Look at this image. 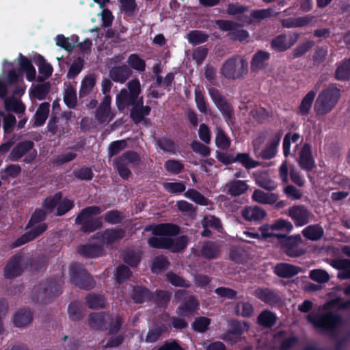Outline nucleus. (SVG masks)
Returning a JSON list of instances; mask_svg holds the SVG:
<instances>
[{
  "instance_id": "obj_1",
  "label": "nucleus",
  "mask_w": 350,
  "mask_h": 350,
  "mask_svg": "<svg viewBox=\"0 0 350 350\" xmlns=\"http://www.w3.org/2000/svg\"><path fill=\"white\" fill-rule=\"evenodd\" d=\"M129 91L122 89L116 96V105L119 110H123L126 107L132 105L131 116L135 123L142 121L145 116L150 112V107L143 105L142 97H139L141 92L140 82L138 79H133L127 83Z\"/></svg>"
},
{
  "instance_id": "obj_2",
  "label": "nucleus",
  "mask_w": 350,
  "mask_h": 350,
  "mask_svg": "<svg viewBox=\"0 0 350 350\" xmlns=\"http://www.w3.org/2000/svg\"><path fill=\"white\" fill-rule=\"evenodd\" d=\"M146 230H151L155 235L148 239L149 245L153 247L166 248L176 252L182 250L187 245V239L186 237L174 239L170 237L178 233V228L175 225L163 224L147 227Z\"/></svg>"
},
{
  "instance_id": "obj_3",
  "label": "nucleus",
  "mask_w": 350,
  "mask_h": 350,
  "mask_svg": "<svg viewBox=\"0 0 350 350\" xmlns=\"http://www.w3.org/2000/svg\"><path fill=\"white\" fill-rule=\"evenodd\" d=\"M350 308V300L345 301L340 298L329 301L323 307L324 312L320 314H310L308 321L317 327L325 330H332L337 327L341 319L334 313L336 310Z\"/></svg>"
},
{
  "instance_id": "obj_4",
  "label": "nucleus",
  "mask_w": 350,
  "mask_h": 350,
  "mask_svg": "<svg viewBox=\"0 0 350 350\" xmlns=\"http://www.w3.org/2000/svg\"><path fill=\"white\" fill-rule=\"evenodd\" d=\"M340 98V90L335 85L323 89L318 95L314 109L317 115L329 113L336 105Z\"/></svg>"
},
{
  "instance_id": "obj_5",
  "label": "nucleus",
  "mask_w": 350,
  "mask_h": 350,
  "mask_svg": "<svg viewBox=\"0 0 350 350\" xmlns=\"http://www.w3.org/2000/svg\"><path fill=\"white\" fill-rule=\"evenodd\" d=\"M247 70V62L241 56H235L228 59L223 64L220 73L225 78L238 79L243 77Z\"/></svg>"
},
{
  "instance_id": "obj_6",
  "label": "nucleus",
  "mask_w": 350,
  "mask_h": 350,
  "mask_svg": "<svg viewBox=\"0 0 350 350\" xmlns=\"http://www.w3.org/2000/svg\"><path fill=\"white\" fill-rule=\"evenodd\" d=\"M90 325L94 329H108L111 333L119 330L121 319L119 317L111 318L109 314L94 313L91 314L89 321Z\"/></svg>"
},
{
  "instance_id": "obj_7",
  "label": "nucleus",
  "mask_w": 350,
  "mask_h": 350,
  "mask_svg": "<svg viewBox=\"0 0 350 350\" xmlns=\"http://www.w3.org/2000/svg\"><path fill=\"white\" fill-rule=\"evenodd\" d=\"M103 211L98 206H90L83 209L76 218V222L82 225L84 231H93L101 225V220L94 219V216Z\"/></svg>"
},
{
  "instance_id": "obj_8",
  "label": "nucleus",
  "mask_w": 350,
  "mask_h": 350,
  "mask_svg": "<svg viewBox=\"0 0 350 350\" xmlns=\"http://www.w3.org/2000/svg\"><path fill=\"white\" fill-rule=\"evenodd\" d=\"M139 162V157L136 153L127 152L116 160L115 165L120 176L126 179L131 174L129 168L137 165Z\"/></svg>"
},
{
  "instance_id": "obj_9",
  "label": "nucleus",
  "mask_w": 350,
  "mask_h": 350,
  "mask_svg": "<svg viewBox=\"0 0 350 350\" xmlns=\"http://www.w3.org/2000/svg\"><path fill=\"white\" fill-rule=\"evenodd\" d=\"M70 275L72 282L81 288H90L94 286L93 279L81 265H72Z\"/></svg>"
},
{
  "instance_id": "obj_10",
  "label": "nucleus",
  "mask_w": 350,
  "mask_h": 350,
  "mask_svg": "<svg viewBox=\"0 0 350 350\" xmlns=\"http://www.w3.org/2000/svg\"><path fill=\"white\" fill-rule=\"evenodd\" d=\"M293 224L284 219L275 220L271 224H264L259 228L260 239H266L275 236L274 232L275 230H284L290 232L293 230ZM278 235H276L277 237Z\"/></svg>"
},
{
  "instance_id": "obj_11",
  "label": "nucleus",
  "mask_w": 350,
  "mask_h": 350,
  "mask_svg": "<svg viewBox=\"0 0 350 350\" xmlns=\"http://www.w3.org/2000/svg\"><path fill=\"white\" fill-rule=\"evenodd\" d=\"M33 142L29 141L21 143L12 150L10 154V159L12 161H16L23 156L26 155L25 161L30 163L36 156V152L33 149Z\"/></svg>"
},
{
  "instance_id": "obj_12",
  "label": "nucleus",
  "mask_w": 350,
  "mask_h": 350,
  "mask_svg": "<svg viewBox=\"0 0 350 350\" xmlns=\"http://www.w3.org/2000/svg\"><path fill=\"white\" fill-rule=\"evenodd\" d=\"M297 161L299 166L304 170H310L314 165L311 155V148L308 144H304L295 150Z\"/></svg>"
},
{
  "instance_id": "obj_13",
  "label": "nucleus",
  "mask_w": 350,
  "mask_h": 350,
  "mask_svg": "<svg viewBox=\"0 0 350 350\" xmlns=\"http://www.w3.org/2000/svg\"><path fill=\"white\" fill-rule=\"evenodd\" d=\"M287 214L297 226H303L308 224L312 216L311 213L302 205L293 206L289 208Z\"/></svg>"
},
{
  "instance_id": "obj_14",
  "label": "nucleus",
  "mask_w": 350,
  "mask_h": 350,
  "mask_svg": "<svg viewBox=\"0 0 350 350\" xmlns=\"http://www.w3.org/2000/svg\"><path fill=\"white\" fill-rule=\"evenodd\" d=\"M284 252L290 256H298L300 252L297 249V246L301 242V237L300 235L286 237L282 235H278Z\"/></svg>"
},
{
  "instance_id": "obj_15",
  "label": "nucleus",
  "mask_w": 350,
  "mask_h": 350,
  "mask_svg": "<svg viewBox=\"0 0 350 350\" xmlns=\"http://www.w3.org/2000/svg\"><path fill=\"white\" fill-rule=\"evenodd\" d=\"M111 98L105 95L103 100L95 112L96 119L100 123L109 122L114 117L110 108Z\"/></svg>"
},
{
  "instance_id": "obj_16",
  "label": "nucleus",
  "mask_w": 350,
  "mask_h": 350,
  "mask_svg": "<svg viewBox=\"0 0 350 350\" xmlns=\"http://www.w3.org/2000/svg\"><path fill=\"white\" fill-rule=\"evenodd\" d=\"M243 217L249 221H259L262 220L266 216V211L257 206H250L245 207L241 211Z\"/></svg>"
},
{
  "instance_id": "obj_17",
  "label": "nucleus",
  "mask_w": 350,
  "mask_h": 350,
  "mask_svg": "<svg viewBox=\"0 0 350 350\" xmlns=\"http://www.w3.org/2000/svg\"><path fill=\"white\" fill-rule=\"evenodd\" d=\"M249 189V185L245 180H233L227 183L224 187V191L232 196H238L243 194Z\"/></svg>"
},
{
  "instance_id": "obj_18",
  "label": "nucleus",
  "mask_w": 350,
  "mask_h": 350,
  "mask_svg": "<svg viewBox=\"0 0 350 350\" xmlns=\"http://www.w3.org/2000/svg\"><path fill=\"white\" fill-rule=\"evenodd\" d=\"M297 40V35L280 36L272 41V47L279 51H285Z\"/></svg>"
},
{
  "instance_id": "obj_19",
  "label": "nucleus",
  "mask_w": 350,
  "mask_h": 350,
  "mask_svg": "<svg viewBox=\"0 0 350 350\" xmlns=\"http://www.w3.org/2000/svg\"><path fill=\"white\" fill-rule=\"evenodd\" d=\"M330 265L338 269V277L340 279L350 278V260L349 259H334L330 261Z\"/></svg>"
},
{
  "instance_id": "obj_20",
  "label": "nucleus",
  "mask_w": 350,
  "mask_h": 350,
  "mask_svg": "<svg viewBox=\"0 0 350 350\" xmlns=\"http://www.w3.org/2000/svg\"><path fill=\"white\" fill-rule=\"evenodd\" d=\"M208 92L212 100L218 107V109L224 114L229 115L230 113V107L229 104L221 96L218 90L214 88H209Z\"/></svg>"
},
{
  "instance_id": "obj_21",
  "label": "nucleus",
  "mask_w": 350,
  "mask_h": 350,
  "mask_svg": "<svg viewBox=\"0 0 350 350\" xmlns=\"http://www.w3.org/2000/svg\"><path fill=\"white\" fill-rule=\"evenodd\" d=\"M76 89V82L66 83L65 85L64 101L69 108H73L77 105V98Z\"/></svg>"
},
{
  "instance_id": "obj_22",
  "label": "nucleus",
  "mask_w": 350,
  "mask_h": 350,
  "mask_svg": "<svg viewBox=\"0 0 350 350\" xmlns=\"http://www.w3.org/2000/svg\"><path fill=\"white\" fill-rule=\"evenodd\" d=\"M252 200L260 204H273L278 200V196L273 193H265L262 190L256 189L252 196Z\"/></svg>"
},
{
  "instance_id": "obj_23",
  "label": "nucleus",
  "mask_w": 350,
  "mask_h": 350,
  "mask_svg": "<svg viewBox=\"0 0 350 350\" xmlns=\"http://www.w3.org/2000/svg\"><path fill=\"white\" fill-rule=\"evenodd\" d=\"M299 267L287 263H281L275 267L274 272L276 275L282 278H291L301 272Z\"/></svg>"
},
{
  "instance_id": "obj_24",
  "label": "nucleus",
  "mask_w": 350,
  "mask_h": 350,
  "mask_svg": "<svg viewBox=\"0 0 350 350\" xmlns=\"http://www.w3.org/2000/svg\"><path fill=\"white\" fill-rule=\"evenodd\" d=\"M98 235L101 243L108 245L122 238L124 232L120 229L107 230L100 234H98Z\"/></svg>"
},
{
  "instance_id": "obj_25",
  "label": "nucleus",
  "mask_w": 350,
  "mask_h": 350,
  "mask_svg": "<svg viewBox=\"0 0 350 350\" xmlns=\"http://www.w3.org/2000/svg\"><path fill=\"white\" fill-rule=\"evenodd\" d=\"M132 72L126 66L113 68L110 71V77L113 81L123 83L131 76Z\"/></svg>"
},
{
  "instance_id": "obj_26",
  "label": "nucleus",
  "mask_w": 350,
  "mask_h": 350,
  "mask_svg": "<svg viewBox=\"0 0 350 350\" xmlns=\"http://www.w3.org/2000/svg\"><path fill=\"white\" fill-rule=\"evenodd\" d=\"M198 308V303L193 297L190 296L187 301L178 308V314L180 316L187 317L192 315Z\"/></svg>"
},
{
  "instance_id": "obj_27",
  "label": "nucleus",
  "mask_w": 350,
  "mask_h": 350,
  "mask_svg": "<svg viewBox=\"0 0 350 350\" xmlns=\"http://www.w3.org/2000/svg\"><path fill=\"white\" fill-rule=\"evenodd\" d=\"M269 59V54L265 51H258L252 58L251 69L254 71L261 70L266 66V62Z\"/></svg>"
},
{
  "instance_id": "obj_28",
  "label": "nucleus",
  "mask_w": 350,
  "mask_h": 350,
  "mask_svg": "<svg viewBox=\"0 0 350 350\" xmlns=\"http://www.w3.org/2000/svg\"><path fill=\"white\" fill-rule=\"evenodd\" d=\"M302 234L309 240L317 241L323 237L324 231L319 225H310L302 230Z\"/></svg>"
},
{
  "instance_id": "obj_29",
  "label": "nucleus",
  "mask_w": 350,
  "mask_h": 350,
  "mask_svg": "<svg viewBox=\"0 0 350 350\" xmlns=\"http://www.w3.org/2000/svg\"><path fill=\"white\" fill-rule=\"evenodd\" d=\"M21 260L20 256H16L9 261L5 269L6 277H15L21 273Z\"/></svg>"
},
{
  "instance_id": "obj_30",
  "label": "nucleus",
  "mask_w": 350,
  "mask_h": 350,
  "mask_svg": "<svg viewBox=\"0 0 350 350\" xmlns=\"http://www.w3.org/2000/svg\"><path fill=\"white\" fill-rule=\"evenodd\" d=\"M46 229V226L44 224H39L35 228L29 230L25 234H24L18 241L17 246L23 245L33 239L37 236L42 233Z\"/></svg>"
},
{
  "instance_id": "obj_31",
  "label": "nucleus",
  "mask_w": 350,
  "mask_h": 350,
  "mask_svg": "<svg viewBox=\"0 0 350 350\" xmlns=\"http://www.w3.org/2000/svg\"><path fill=\"white\" fill-rule=\"evenodd\" d=\"M312 21V18L309 16L298 18H289L282 21V25L287 28L304 27Z\"/></svg>"
},
{
  "instance_id": "obj_32",
  "label": "nucleus",
  "mask_w": 350,
  "mask_h": 350,
  "mask_svg": "<svg viewBox=\"0 0 350 350\" xmlns=\"http://www.w3.org/2000/svg\"><path fill=\"white\" fill-rule=\"evenodd\" d=\"M78 42V37L72 36L70 38H66L64 35L59 34L56 36V44L67 51H71L75 44Z\"/></svg>"
},
{
  "instance_id": "obj_33",
  "label": "nucleus",
  "mask_w": 350,
  "mask_h": 350,
  "mask_svg": "<svg viewBox=\"0 0 350 350\" xmlns=\"http://www.w3.org/2000/svg\"><path fill=\"white\" fill-rule=\"evenodd\" d=\"M201 254L208 259L217 258L219 254V246L212 242L206 243L202 248Z\"/></svg>"
},
{
  "instance_id": "obj_34",
  "label": "nucleus",
  "mask_w": 350,
  "mask_h": 350,
  "mask_svg": "<svg viewBox=\"0 0 350 350\" xmlns=\"http://www.w3.org/2000/svg\"><path fill=\"white\" fill-rule=\"evenodd\" d=\"M32 315L29 310H22L18 312L14 319V322L17 327H24L30 323Z\"/></svg>"
},
{
  "instance_id": "obj_35",
  "label": "nucleus",
  "mask_w": 350,
  "mask_h": 350,
  "mask_svg": "<svg viewBox=\"0 0 350 350\" xmlns=\"http://www.w3.org/2000/svg\"><path fill=\"white\" fill-rule=\"evenodd\" d=\"M20 57L19 64L21 70L26 72L27 79L29 81H33L36 77V69L27 58L22 56V55H20Z\"/></svg>"
},
{
  "instance_id": "obj_36",
  "label": "nucleus",
  "mask_w": 350,
  "mask_h": 350,
  "mask_svg": "<svg viewBox=\"0 0 350 350\" xmlns=\"http://www.w3.org/2000/svg\"><path fill=\"white\" fill-rule=\"evenodd\" d=\"M315 96L316 92L311 90L303 98L299 106V113L301 114L306 115L309 113Z\"/></svg>"
},
{
  "instance_id": "obj_37",
  "label": "nucleus",
  "mask_w": 350,
  "mask_h": 350,
  "mask_svg": "<svg viewBox=\"0 0 350 350\" xmlns=\"http://www.w3.org/2000/svg\"><path fill=\"white\" fill-rule=\"evenodd\" d=\"M96 83V79L94 75H88L81 81L79 96H85L90 94L93 90Z\"/></svg>"
},
{
  "instance_id": "obj_38",
  "label": "nucleus",
  "mask_w": 350,
  "mask_h": 350,
  "mask_svg": "<svg viewBox=\"0 0 350 350\" xmlns=\"http://www.w3.org/2000/svg\"><path fill=\"white\" fill-rule=\"evenodd\" d=\"M49 112V103H42L35 114V124L37 126L43 124L48 117Z\"/></svg>"
},
{
  "instance_id": "obj_39",
  "label": "nucleus",
  "mask_w": 350,
  "mask_h": 350,
  "mask_svg": "<svg viewBox=\"0 0 350 350\" xmlns=\"http://www.w3.org/2000/svg\"><path fill=\"white\" fill-rule=\"evenodd\" d=\"M202 226L205 228L204 232L202 233V236H208V233L206 230V228H213L218 231H220L221 226L220 224V221L213 215H209L205 217L202 220Z\"/></svg>"
},
{
  "instance_id": "obj_40",
  "label": "nucleus",
  "mask_w": 350,
  "mask_h": 350,
  "mask_svg": "<svg viewBox=\"0 0 350 350\" xmlns=\"http://www.w3.org/2000/svg\"><path fill=\"white\" fill-rule=\"evenodd\" d=\"M184 196L187 198L191 200L192 201L200 205H208L209 204V200L208 199H206L198 191L194 189H188L184 193Z\"/></svg>"
},
{
  "instance_id": "obj_41",
  "label": "nucleus",
  "mask_w": 350,
  "mask_h": 350,
  "mask_svg": "<svg viewBox=\"0 0 350 350\" xmlns=\"http://www.w3.org/2000/svg\"><path fill=\"white\" fill-rule=\"evenodd\" d=\"M256 183L259 187L268 191L275 190L278 187L277 183L265 175L257 177Z\"/></svg>"
},
{
  "instance_id": "obj_42",
  "label": "nucleus",
  "mask_w": 350,
  "mask_h": 350,
  "mask_svg": "<svg viewBox=\"0 0 350 350\" xmlns=\"http://www.w3.org/2000/svg\"><path fill=\"white\" fill-rule=\"evenodd\" d=\"M49 91V85L43 83L33 87L31 90V94L33 97L38 100H43L45 98Z\"/></svg>"
},
{
  "instance_id": "obj_43",
  "label": "nucleus",
  "mask_w": 350,
  "mask_h": 350,
  "mask_svg": "<svg viewBox=\"0 0 350 350\" xmlns=\"http://www.w3.org/2000/svg\"><path fill=\"white\" fill-rule=\"evenodd\" d=\"M255 294L257 297L267 303L274 302L278 298L276 293L269 289H258Z\"/></svg>"
},
{
  "instance_id": "obj_44",
  "label": "nucleus",
  "mask_w": 350,
  "mask_h": 350,
  "mask_svg": "<svg viewBox=\"0 0 350 350\" xmlns=\"http://www.w3.org/2000/svg\"><path fill=\"white\" fill-rule=\"evenodd\" d=\"M236 161L241 163L245 168L252 169L259 165V162L252 159L247 153H240L236 156Z\"/></svg>"
},
{
  "instance_id": "obj_45",
  "label": "nucleus",
  "mask_w": 350,
  "mask_h": 350,
  "mask_svg": "<svg viewBox=\"0 0 350 350\" xmlns=\"http://www.w3.org/2000/svg\"><path fill=\"white\" fill-rule=\"evenodd\" d=\"M5 108L7 111H13L16 113H22L25 111L24 105L15 98H6Z\"/></svg>"
},
{
  "instance_id": "obj_46",
  "label": "nucleus",
  "mask_w": 350,
  "mask_h": 350,
  "mask_svg": "<svg viewBox=\"0 0 350 350\" xmlns=\"http://www.w3.org/2000/svg\"><path fill=\"white\" fill-rule=\"evenodd\" d=\"M87 304L91 308L98 309L105 307L106 301L103 295H90L87 297Z\"/></svg>"
},
{
  "instance_id": "obj_47",
  "label": "nucleus",
  "mask_w": 350,
  "mask_h": 350,
  "mask_svg": "<svg viewBox=\"0 0 350 350\" xmlns=\"http://www.w3.org/2000/svg\"><path fill=\"white\" fill-rule=\"evenodd\" d=\"M336 77L339 80L350 77V58L345 61L336 70Z\"/></svg>"
},
{
  "instance_id": "obj_48",
  "label": "nucleus",
  "mask_w": 350,
  "mask_h": 350,
  "mask_svg": "<svg viewBox=\"0 0 350 350\" xmlns=\"http://www.w3.org/2000/svg\"><path fill=\"white\" fill-rule=\"evenodd\" d=\"M234 310L237 314L243 317H249L252 316L254 312L252 306L248 302L238 303Z\"/></svg>"
},
{
  "instance_id": "obj_49",
  "label": "nucleus",
  "mask_w": 350,
  "mask_h": 350,
  "mask_svg": "<svg viewBox=\"0 0 350 350\" xmlns=\"http://www.w3.org/2000/svg\"><path fill=\"white\" fill-rule=\"evenodd\" d=\"M188 41L193 44H199L206 41L208 36L200 31H191L187 36Z\"/></svg>"
},
{
  "instance_id": "obj_50",
  "label": "nucleus",
  "mask_w": 350,
  "mask_h": 350,
  "mask_svg": "<svg viewBox=\"0 0 350 350\" xmlns=\"http://www.w3.org/2000/svg\"><path fill=\"white\" fill-rule=\"evenodd\" d=\"M310 278L319 283H325L329 281V275L323 269H313L310 271Z\"/></svg>"
},
{
  "instance_id": "obj_51",
  "label": "nucleus",
  "mask_w": 350,
  "mask_h": 350,
  "mask_svg": "<svg viewBox=\"0 0 350 350\" xmlns=\"http://www.w3.org/2000/svg\"><path fill=\"white\" fill-rule=\"evenodd\" d=\"M66 123L67 120L65 119L59 120L57 118H53L48 124L49 131L53 134H64L66 133L64 129H60L59 127L63 124Z\"/></svg>"
},
{
  "instance_id": "obj_52",
  "label": "nucleus",
  "mask_w": 350,
  "mask_h": 350,
  "mask_svg": "<svg viewBox=\"0 0 350 350\" xmlns=\"http://www.w3.org/2000/svg\"><path fill=\"white\" fill-rule=\"evenodd\" d=\"M300 135L297 133H288L285 135L283 142V150L286 157L290 154L291 144H297Z\"/></svg>"
},
{
  "instance_id": "obj_53",
  "label": "nucleus",
  "mask_w": 350,
  "mask_h": 350,
  "mask_svg": "<svg viewBox=\"0 0 350 350\" xmlns=\"http://www.w3.org/2000/svg\"><path fill=\"white\" fill-rule=\"evenodd\" d=\"M275 316L273 313L269 311H263L258 317V322L260 324L265 327L272 326L275 321Z\"/></svg>"
},
{
  "instance_id": "obj_54",
  "label": "nucleus",
  "mask_w": 350,
  "mask_h": 350,
  "mask_svg": "<svg viewBox=\"0 0 350 350\" xmlns=\"http://www.w3.org/2000/svg\"><path fill=\"white\" fill-rule=\"evenodd\" d=\"M127 62L132 68L136 70L143 71L145 69V62L136 54L131 55Z\"/></svg>"
},
{
  "instance_id": "obj_55",
  "label": "nucleus",
  "mask_w": 350,
  "mask_h": 350,
  "mask_svg": "<svg viewBox=\"0 0 350 350\" xmlns=\"http://www.w3.org/2000/svg\"><path fill=\"white\" fill-rule=\"evenodd\" d=\"M215 23L220 30L230 31V33L239 27L238 23L230 21L217 20Z\"/></svg>"
},
{
  "instance_id": "obj_56",
  "label": "nucleus",
  "mask_w": 350,
  "mask_h": 350,
  "mask_svg": "<svg viewBox=\"0 0 350 350\" xmlns=\"http://www.w3.org/2000/svg\"><path fill=\"white\" fill-rule=\"evenodd\" d=\"M183 164L178 161L171 159L165 163V167L167 172L172 174H178L183 169Z\"/></svg>"
},
{
  "instance_id": "obj_57",
  "label": "nucleus",
  "mask_w": 350,
  "mask_h": 350,
  "mask_svg": "<svg viewBox=\"0 0 350 350\" xmlns=\"http://www.w3.org/2000/svg\"><path fill=\"white\" fill-rule=\"evenodd\" d=\"M215 143L217 147L225 150L230 146V141L221 130L217 129L215 137Z\"/></svg>"
},
{
  "instance_id": "obj_58",
  "label": "nucleus",
  "mask_w": 350,
  "mask_h": 350,
  "mask_svg": "<svg viewBox=\"0 0 350 350\" xmlns=\"http://www.w3.org/2000/svg\"><path fill=\"white\" fill-rule=\"evenodd\" d=\"M126 147V140H119L112 142L109 147L108 154L110 157L118 154Z\"/></svg>"
},
{
  "instance_id": "obj_59",
  "label": "nucleus",
  "mask_w": 350,
  "mask_h": 350,
  "mask_svg": "<svg viewBox=\"0 0 350 350\" xmlns=\"http://www.w3.org/2000/svg\"><path fill=\"white\" fill-rule=\"evenodd\" d=\"M133 297L136 302L141 303L150 298V293L146 288L137 287L134 289Z\"/></svg>"
},
{
  "instance_id": "obj_60",
  "label": "nucleus",
  "mask_w": 350,
  "mask_h": 350,
  "mask_svg": "<svg viewBox=\"0 0 350 350\" xmlns=\"http://www.w3.org/2000/svg\"><path fill=\"white\" fill-rule=\"evenodd\" d=\"M164 189L171 193H178L185 191V186L183 183H165Z\"/></svg>"
},
{
  "instance_id": "obj_61",
  "label": "nucleus",
  "mask_w": 350,
  "mask_h": 350,
  "mask_svg": "<svg viewBox=\"0 0 350 350\" xmlns=\"http://www.w3.org/2000/svg\"><path fill=\"white\" fill-rule=\"evenodd\" d=\"M168 267V262L166 258L161 256L157 258L152 266V270L154 273H158L161 272L163 270L167 269Z\"/></svg>"
},
{
  "instance_id": "obj_62",
  "label": "nucleus",
  "mask_w": 350,
  "mask_h": 350,
  "mask_svg": "<svg viewBox=\"0 0 350 350\" xmlns=\"http://www.w3.org/2000/svg\"><path fill=\"white\" fill-rule=\"evenodd\" d=\"M210 324V319L206 317H199L195 320L193 328L199 332H204Z\"/></svg>"
},
{
  "instance_id": "obj_63",
  "label": "nucleus",
  "mask_w": 350,
  "mask_h": 350,
  "mask_svg": "<svg viewBox=\"0 0 350 350\" xmlns=\"http://www.w3.org/2000/svg\"><path fill=\"white\" fill-rule=\"evenodd\" d=\"M167 278L169 282L175 286H189V282H186L183 278L174 273H167Z\"/></svg>"
},
{
  "instance_id": "obj_64",
  "label": "nucleus",
  "mask_w": 350,
  "mask_h": 350,
  "mask_svg": "<svg viewBox=\"0 0 350 350\" xmlns=\"http://www.w3.org/2000/svg\"><path fill=\"white\" fill-rule=\"evenodd\" d=\"M159 147L165 152L170 153H175L176 145L175 144L169 139H162L158 142Z\"/></svg>"
}]
</instances>
